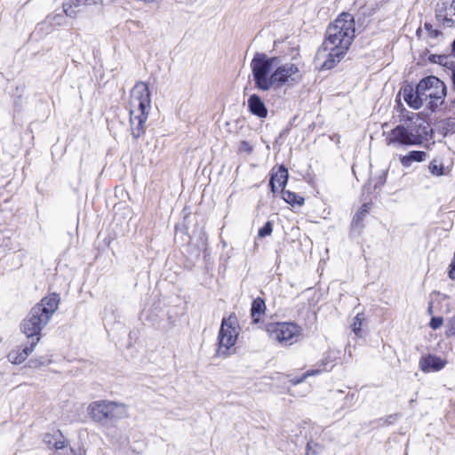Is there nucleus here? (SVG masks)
I'll return each instance as SVG.
<instances>
[{
  "mask_svg": "<svg viewBox=\"0 0 455 455\" xmlns=\"http://www.w3.org/2000/svg\"><path fill=\"white\" fill-rule=\"evenodd\" d=\"M251 69L255 87L263 92L292 87L303 80L302 67L299 61L265 53L258 52L253 56Z\"/></svg>",
  "mask_w": 455,
  "mask_h": 455,
  "instance_id": "1",
  "label": "nucleus"
},
{
  "mask_svg": "<svg viewBox=\"0 0 455 455\" xmlns=\"http://www.w3.org/2000/svg\"><path fill=\"white\" fill-rule=\"evenodd\" d=\"M266 310V305L263 299L258 298L254 299L251 306V317L254 322H259L260 317L264 315Z\"/></svg>",
  "mask_w": 455,
  "mask_h": 455,
  "instance_id": "17",
  "label": "nucleus"
},
{
  "mask_svg": "<svg viewBox=\"0 0 455 455\" xmlns=\"http://www.w3.org/2000/svg\"><path fill=\"white\" fill-rule=\"evenodd\" d=\"M36 343H32L30 347H24L22 349H14L8 355V360L12 364L22 363L28 356L33 352Z\"/></svg>",
  "mask_w": 455,
  "mask_h": 455,
  "instance_id": "14",
  "label": "nucleus"
},
{
  "mask_svg": "<svg viewBox=\"0 0 455 455\" xmlns=\"http://www.w3.org/2000/svg\"><path fill=\"white\" fill-rule=\"evenodd\" d=\"M84 6V3L80 0H67L62 4V9L66 16L70 18H76L78 14V8Z\"/></svg>",
  "mask_w": 455,
  "mask_h": 455,
  "instance_id": "16",
  "label": "nucleus"
},
{
  "mask_svg": "<svg viewBox=\"0 0 455 455\" xmlns=\"http://www.w3.org/2000/svg\"><path fill=\"white\" fill-rule=\"evenodd\" d=\"M427 155L424 151L413 150L400 157L402 165L408 168L413 162L421 163L427 160Z\"/></svg>",
  "mask_w": 455,
  "mask_h": 455,
  "instance_id": "15",
  "label": "nucleus"
},
{
  "mask_svg": "<svg viewBox=\"0 0 455 455\" xmlns=\"http://www.w3.org/2000/svg\"><path fill=\"white\" fill-rule=\"evenodd\" d=\"M151 109L150 92L147 84L137 83L131 91L130 120L132 132L135 138L144 133L145 124Z\"/></svg>",
  "mask_w": 455,
  "mask_h": 455,
  "instance_id": "6",
  "label": "nucleus"
},
{
  "mask_svg": "<svg viewBox=\"0 0 455 455\" xmlns=\"http://www.w3.org/2000/svg\"><path fill=\"white\" fill-rule=\"evenodd\" d=\"M59 302L57 295L47 296L34 306L28 317L24 319L21 331L28 338H36V341L32 343L36 344L39 341L40 332L57 310Z\"/></svg>",
  "mask_w": 455,
  "mask_h": 455,
  "instance_id": "5",
  "label": "nucleus"
},
{
  "mask_svg": "<svg viewBox=\"0 0 455 455\" xmlns=\"http://www.w3.org/2000/svg\"><path fill=\"white\" fill-rule=\"evenodd\" d=\"M364 321L363 314H357L354 319V323L352 325L353 331L358 335L362 330L363 323Z\"/></svg>",
  "mask_w": 455,
  "mask_h": 455,
  "instance_id": "19",
  "label": "nucleus"
},
{
  "mask_svg": "<svg viewBox=\"0 0 455 455\" xmlns=\"http://www.w3.org/2000/svg\"><path fill=\"white\" fill-rule=\"evenodd\" d=\"M429 169L431 173L434 175L440 176L443 174V167L436 164L435 163H432L429 166Z\"/></svg>",
  "mask_w": 455,
  "mask_h": 455,
  "instance_id": "24",
  "label": "nucleus"
},
{
  "mask_svg": "<svg viewBox=\"0 0 455 455\" xmlns=\"http://www.w3.org/2000/svg\"><path fill=\"white\" fill-rule=\"evenodd\" d=\"M249 110L255 116L264 118L267 115V108L261 100V98L257 94H251L247 101Z\"/></svg>",
  "mask_w": 455,
  "mask_h": 455,
  "instance_id": "13",
  "label": "nucleus"
},
{
  "mask_svg": "<svg viewBox=\"0 0 455 455\" xmlns=\"http://www.w3.org/2000/svg\"><path fill=\"white\" fill-rule=\"evenodd\" d=\"M84 5H102L103 0H80Z\"/></svg>",
  "mask_w": 455,
  "mask_h": 455,
  "instance_id": "26",
  "label": "nucleus"
},
{
  "mask_svg": "<svg viewBox=\"0 0 455 455\" xmlns=\"http://www.w3.org/2000/svg\"><path fill=\"white\" fill-rule=\"evenodd\" d=\"M446 336L455 335V316L451 317L446 323Z\"/></svg>",
  "mask_w": 455,
  "mask_h": 455,
  "instance_id": "22",
  "label": "nucleus"
},
{
  "mask_svg": "<svg viewBox=\"0 0 455 455\" xmlns=\"http://www.w3.org/2000/svg\"><path fill=\"white\" fill-rule=\"evenodd\" d=\"M89 419L96 424L104 425L107 421L115 422L129 417L125 404L110 401L96 400L86 407Z\"/></svg>",
  "mask_w": 455,
  "mask_h": 455,
  "instance_id": "7",
  "label": "nucleus"
},
{
  "mask_svg": "<svg viewBox=\"0 0 455 455\" xmlns=\"http://www.w3.org/2000/svg\"><path fill=\"white\" fill-rule=\"evenodd\" d=\"M443 321L442 317H433L430 321L429 325L433 330H437L443 325Z\"/></svg>",
  "mask_w": 455,
  "mask_h": 455,
  "instance_id": "23",
  "label": "nucleus"
},
{
  "mask_svg": "<svg viewBox=\"0 0 455 455\" xmlns=\"http://www.w3.org/2000/svg\"><path fill=\"white\" fill-rule=\"evenodd\" d=\"M322 372V370H309V371H307L303 375L302 377H300L299 379H293L292 380V383L293 384H299V383H301L302 381H304L306 379H307L308 377H312V376H315V375H318L319 373Z\"/></svg>",
  "mask_w": 455,
  "mask_h": 455,
  "instance_id": "20",
  "label": "nucleus"
},
{
  "mask_svg": "<svg viewBox=\"0 0 455 455\" xmlns=\"http://www.w3.org/2000/svg\"><path fill=\"white\" fill-rule=\"evenodd\" d=\"M240 331L241 327L235 315H229L222 319L217 336L216 355L219 357H228L235 354Z\"/></svg>",
  "mask_w": 455,
  "mask_h": 455,
  "instance_id": "8",
  "label": "nucleus"
},
{
  "mask_svg": "<svg viewBox=\"0 0 455 455\" xmlns=\"http://www.w3.org/2000/svg\"><path fill=\"white\" fill-rule=\"evenodd\" d=\"M288 171L283 166H278L272 171L270 186L273 192L283 189L288 181Z\"/></svg>",
  "mask_w": 455,
  "mask_h": 455,
  "instance_id": "12",
  "label": "nucleus"
},
{
  "mask_svg": "<svg viewBox=\"0 0 455 455\" xmlns=\"http://www.w3.org/2000/svg\"><path fill=\"white\" fill-rule=\"evenodd\" d=\"M403 97L412 108L419 109L427 104V108L435 110L444 102L446 86L438 77L429 76L421 79L415 90L411 86H405Z\"/></svg>",
  "mask_w": 455,
  "mask_h": 455,
  "instance_id": "3",
  "label": "nucleus"
},
{
  "mask_svg": "<svg viewBox=\"0 0 455 455\" xmlns=\"http://www.w3.org/2000/svg\"><path fill=\"white\" fill-rule=\"evenodd\" d=\"M66 446V442L64 440H60L54 443V447L56 449H63Z\"/></svg>",
  "mask_w": 455,
  "mask_h": 455,
  "instance_id": "27",
  "label": "nucleus"
},
{
  "mask_svg": "<svg viewBox=\"0 0 455 455\" xmlns=\"http://www.w3.org/2000/svg\"><path fill=\"white\" fill-rule=\"evenodd\" d=\"M239 150L241 152L251 154L252 151V147L249 144L248 141L243 140L239 145Z\"/></svg>",
  "mask_w": 455,
  "mask_h": 455,
  "instance_id": "25",
  "label": "nucleus"
},
{
  "mask_svg": "<svg viewBox=\"0 0 455 455\" xmlns=\"http://www.w3.org/2000/svg\"><path fill=\"white\" fill-rule=\"evenodd\" d=\"M355 31L354 18L347 12L341 13L329 25L315 57L319 69L329 70L340 62L354 40Z\"/></svg>",
  "mask_w": 455,
  "mask_h": 455,
  "instance_id": "2",
  "label": "nucleus"
},
{
  "mask_svg": "<svg viewBox=\"0 0 455 455\" xmlns=\"http://www.w3.org/2000/svg\"><path fill=\"white\" fill-rule=\"evenodd\" d=\"M428 128L427 122L416 114L403 124L384 132L386 144L394 147L419 145L427 138Z\"/></svg>",
  "mask_w": 455,
  "mask_h": 455,
  "instance_id": "4",
  "label": "nucleus"
},
{
  "mask_svg": "<svg viewBox=\"0 0 455 455\" xmlns=\"http://www.w3.org/2000/svg\"><path fill=\"white\" fill-rule=\"evenodd\" d=\"M267 331L270 339L282 345H291L296 342L300 334L301 329L293 323H271L267 326Z\"/></svg>",
  "mask_w": 455,
  "mask_h": 455,
  "instance_id": "9",
  "label": "nucleus"
},
{
  "mask_svg": "<svg viewBox=\"0 0 455 455\" xmlns=\"http://www.w3.org/2000/svg\"><path fill=\"white\" fill-rule=\"evenodd\" d=\"M445 360L433 355H428L425 357H422L419 361L420 370L424 372L440 371L445 366Z\"/></svg>",
  "mask_w": 455,
  "mask_h": 455,
  "instance_id": "11",
  "label": "nucleus"
},
{
  "mask_svg": "<svg viewBox=\"0 0 455 455\" xmlns=\"http://www.w3.org/2000/svg\"><path fill=\"white\" fill-rule=\"evenodd\" d=\"M273 228L271 222L267 221L265 226L259 230V237H265L267 235H270L272 234Z\"/></svg>",
  "mask_w": 455,
  "mask_h": 455,
  "instance_id": "21",
  "label": "nucleus"
},
{
  "mask_svg": "<svg viewBox=\"0 0 455 455\" xmlns=\"http://www.w3.org/2000/svg\"><path fill=\"white\" fill-rule=\"evenodd\" d=\"M283 199L291 205L296 204L301 206L304 204V198L302 196L289 190L283 191Z\"/></svg>",
  "mask_w": 455,
  "mask_h": 455,
  "instance_id": "18",
  "label": "nucleus"
},
{
  "mask_svg": "<svg viewBox=\"0 0 455 455\" xmlns=\"http://www.w3.org/2000/svg\"><path fill=\"white\" fill-rule=\"evenodd\" d=\"M437 17L447 27L455 24V0H444L437 11Z\"/></svg>",
  "mask_w": 455,
  "mask_h": 455,
  "instance_id": "10",
  "label": "nucleus"
}]
</instances>
